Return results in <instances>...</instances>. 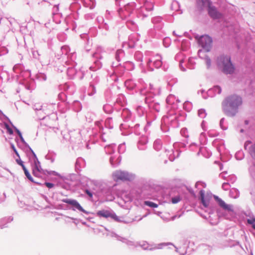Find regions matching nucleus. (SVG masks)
Segmentation results:
<instances>
[{
    "label": "nucleus",
    "mask_w": 255,
    "mask_h": 255,
    "mask_svg": "<svg viewBox=\"0 0 255 255\" xmlns=\"http://www.w3.org/2000/svg\"><path fill=\"white\" fill-rule=\"evenodd\" d=\"M243 103L241 97L233 95L227 97L222 103L223 110L228 116H234L237 113L239 106Z\"/></svg>",
    "instance_id": "nucleus-1"
},
{
    "label": "nucleus",
    "mask_w": 255,
    "mask_h": 255,
    "mask_svg": "<svg viewBox=\"0 0 255 255\" xmlns=\"http://www.w3.org/2000/svg\"><path fill=\"white\" fill-rule=\"evenodd\" d=\"M217 63L223 68V71L226 74H232L235 71L234 65L231 62L229 56L221 55L217 59Z\"/></svg>",
    "instance_id": "nucleus-2"
},
{
    "label": "nucleus",
    "mask_w": 255,
    "mask_h": 255,
    "mask_svg": "<svg viewBox=\"0 0 255 255\" xmlns=\"http://www.w3.org/2000/svg\"><path fill=\"white\" fill-rule=\"evenodd\" d=\"M113 178L115 181H118L119 180L126 181L130 180L131 176L127 172L116 171L113 174Z\"/></svg>",
    "instance_id": "nucleus-3"
},
{
    "label": "nucleus",
    "mask_w": 255,
    "mask_h": 255,
    "mask_svg": "<svg viewBox=\"0 0 255 255\" xmlns=\"http://www.w3.org/2000/svg\"><path fill=\"white\" fill-rule=\"evenodd\" d=\"M198 42L202 47L208 48L211 46L212 40L211 38L209 36L204 35L200 37Z\"/></svg>",
    "instance_id": "nucleus-4"
},
{
    "label": "nucleus",
    "mask_w": 255,
    "mask_h": 255,
    "mask_svg": "<svg viewBox=\"0 0 255 255\" xmlns=\"http://www.w3.org/2000/svg\"><path fill=\"white\" fill-rule=\"evenodd\" d=\"M32 152L34 157V166L33 168V174L36 176H38V174L41 170L40 162L38 161V158H37L34 152L33 151H32Z\"/></svg>",
    "instance_id": "nucleus-5"
},
{
    "label": "nucleus",
    "mask_w": 255,
    "mask_h": 255,
    "mask_svg": "<svg viewBox=\"0 0 255 255\" xmlns=\"http://www.w3.org/2000/svg\"><path fill=\"white\" fill-rule=\"evenodd\" d=\"M63 201L66 203H67L68 204L71 205L75 207H76L78 210L79 211L85 213H88L87 212H86L83 208L79 204V203L75 200H71V199H64L63 200Z\"/></svg>",
    "instance_id": "nucleus-6"
},
{
    "label": "nucleus",
    "mask_w": 255,
    "mask_h": 255,
    "mask_svg": "<svg viewBox=\"0 0 255 255\" xmlns=\"http://www.w3.org/2000/svg\"><path fill=\"white\" fill-rule=\"evenodd\" d=\"M208 13L210 16L214 19H218L222 17V14L219 12L216 8L211 5L208 7Z\"/></svg>",
    "instance_id": "nucleus-7"
},
{
    "label": "nucleus",
    "mask_w": 255,
    "mask_h": 255,
    "mask_svg": "<svg viewBox=\"0 0 255 255\" xmlns=\"http://www.w3.org/2000/svg\"><path fill=\"white\" fill-rule=\"evenodd\" d=\"M97 215L100 217H103L105 218L111 217L115 220H118V217L115 215L111 213L107 210H101L97 212Z\"/></svg>",
    "instance_id": "nucleus-8"
},
{
    "label": "nucleus",
    "mask_w": 255,
    "mask_h": 255,
    "mask_svg": "<svg viewBox=\"0 0 255 255\" xmlns=\"http://www.w3.org/2000/svg\"><path fill=\"white\" fill-rule=\"evenodd\" d=\"M216 201L218 202L219 205L221 207L226 210L232 211V206L227 204L223 200L218 197H215Z\"/></svg>",
    "instance_id": "nucleus-9"
},
{
    "label": "nucleus",
    "mask_w": 255,
    "mask_h": 255,
    "mask_svg": "<svg viewBox=\"0 0 255 255\" xmlns=\"http://www.w3.org/2000/svg\"><path fill=\"white\" fill-rule=\"evenodd\" d=\"M200 199L201 202L205 207H207L209 204V199L208 197H205L204 195V191L201 190L200 191Z\"/></svg>",
    "instance_id": "nucleus-10"
},
{
    "label": "nucleus",
    "mask_w": 255,
    "mask_h": 255,
    "mask_svg": "<svg viewBox=\"0 0 255 255\" xmlns=\"http://www.w3.org/2000/svg\"><path fill=\"white\" fill-rule=\"evenodd\" d=\"M144 205H146L151 208H157L158 205L150 201H144Z\"/></svg>",
    "instance_id": "nucleus-11"
},
{
    "label": "nucleus",
    "mask_w": 255,
    "mask_h": 255,
    "mask_svg": "<svg viewBox=\"0 0 255 255\" xmlns=\"http://www.w3.org/2000/svg\"><path fill=\"white\" fill-rule=\"evenodd\" d=\"M24 172V174L25 175V176H26V177L30 181H33V180H32V177L31 176L30 174H29V173L28 172V170L26 169V167L25 168H24L23 169Z\"/></svg>",
    "instance_id": "nucleus-12"
},
{
    "label": "nucleus",
    "mask_w": 255,
    "mask_h": 255,
    "mask_svg": "<svg viewBox=\"0 0 255 255\" xmlns=\"http://www.w3.org/2000/svg\"><path fill=\"white\" fill-rule=\"evenodd\" d=\"M181 200V198L179 196H175L172 198L171 202L173 204H176Z\"/></svg>",
    "instance_id": "nucleus-13"
},
{
    "label": "nucleus",
    "mask_w": 255,
    "mask_h": 255,
    "mask_svg": "<svg viewBox=\"0 0 255 255\" xmlns=\"http://www.w3.org/2000/svg\"><path fill=\"white\" fill-rule=\"evenodd\" d=\"M154 65L157 68L160 67L162 65V62L160 59H157L154 62Z\"/></svg>",
    "instance_id": "nucleus-14"
},
{
    "label": "nucleus",
    "mask_w": 255,
    "mask_h": 255,
    "mask_svg": "<svg viewBox=\"0 0 255 255\" xmlns=\"http://www.w3.org/2000/svg\"><path fill=\"white\" fill-rule=\"evenodd\" d=\"M248 223L252 225L253 228L255 230V219H248Z\"/></svg>",
    "instance_id": "nucleus-15"
},
{
    "label": "nucleus",
    "mask_w": 255,
    "mask_h": 255,
    "mask_svg": "<svg viewBox=\"0 0 255 255\" xmlns=\"http://www.w3.org/2000/svg\"><path fill=\"white\" fill-rule=\"evenodd\" d=\"M205 61L208 67L209 68L211 64V59L209 57H206L205 58Z\"/></svg>",
    "instance_id": "nucleus-16"
},
{
    "label": "nucleus",
    "mask_w": 255,
    "mask_h": 255,
    "mask_svg": "<svg viewBox=\"0 0 255 255\" xmlns=\"http://www.w3.org/2000/svg\"><path fill=\"white\" fill-rule=\"evenodd\" d=\"M131 83V81L130 80H127L125 82L126 86L128 89H132V87H129V86H130Z\"/></svg>",
    "instance_id": "nucleus-17"
},
{
    "label": "nucleus",
    "mask_w": 255,
    "mask_h": 255,
    "mask_svg": "<svg viewBox=\"0 0 255 255\" xmlns=\"http://www.w3.org/2000/svg\"><path fill=\"white\" fill-rule=\"evenodd\" d=\"M251 152L252 155L255 157V144L252 146Z\"/></svg>",
    "instance_id": "nucleus-18"
},
{
    "label": "nucleus",
    "mask_w": 255,
    "mask_h": 255,
    "mask_svg": "<svg viewBox=\"0 0 255 255\" xmlns=\"http://www.w3.org/2000/svg\"><path fill=\"white\" fill-rule=\"evenodd\" d=\"M16 161V162L17 163V164H18L22 167V169H23L24 168H25V166L24 165V164L23 163V162L21 160L17 159Z\"/></svg>",
    "instance_id": "nucleus-19"
},
{
    "label": "nucleus",
    "mask_w": 255,
    "mask_h": 255,
    "mask_svg": "<svg viewBox=\"0 0 255 255\" xmlns=\"http://www.w3.org/2000/svg\"><path fill=\"white\" fill-rule=\"evenodd\" d=\"M45 185L48 188H52L54 187V184L51 183L49 182H45Z\"/></svg>",
    "instance_id": "nucleus-20"
},
{
    "label": "nucleus",
    "mask_w": 255,
    "mask_h": 255,
    "mask_svg": "<svg viewBox=\"0 0 255 255\" xmlns=\"http://www.w3.org/2000/svg\"><path fill=\"white\" fill-rule=\"evenodd\" d=\"M85 192L88 195V196L90 197H91V198L92 197L93 194L90 191H89L88 190H86Z\"/></svg>",
    "instance_id": "nucleus-21"
},
{
    "label": "nucleus",
    "mask_w": 255,
    "mask_h": 255,
    "mask_svg": "<svg viewBox=\"0 0 255 255\" xmlns=\"http://www.w3.org/2000/svg\"><path fill=\"white\" fill-rule=\"evenodd\" d=\"M16 132L17 133V134H18L19 136L20 137V138L22 139V134H21V133L20 132V131L18 129H16Z\"/></svg>",
    "instance_id": "nucleus-22"
},
{
    "label": "nucleus",
    "mask_w": 255,
    "mask_h": 255,
    "mask_svg": "<svg viewBox=\"0 0 255 255\" xmlns=\"http://www.w3.org/2000/svg\"><path fill=\"white\" fill-rule=\"evenodd\" d=\"M8 131H9V133H10V134L12 133V130H11V129H9L8 130Z\"/></svg>",
    "instance_id": "nucleus-23"
},
{
    "label": "nucleus",
    "mask_w": 255,
    "mask_h": 255,
    "mask_svg": "<svg viewBox=\"0 0 255 255\" xmlns=\"http://www.w3.org/2000/svg\"><path fill=\"white\" fill-rule=\"evenodd\" d=\"M151 62V61L149 60V61H148V62L147 63V66H148V65H149V63H150V62Z\"/></svg>",
    "instance_id": "nucleus-24"
}]
</instances>
